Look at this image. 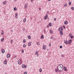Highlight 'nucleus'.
<instances>
[{
	"mask_svg": "<svg viewBox=\"0 0 74 74\" xmlns=\"http://www.w3.org/2000/svg\"><path fill=\"white\" fill-rule=\"evenodd\" d=\"M58 70L60 71H62L63 69V65L62 64H60L58 66Z\"/></svg>",
	"mask_w": 74,
	"mask_h": 74,
	"instance_id": "nucleus-1",
	"label": "nucleus"
},
{
	"mask_svg": "<svg viewBox=\"0 0 74 74\" xmlns=\"http://www.w3.org/2000/svg\"><path fill=\"white\" fill-rule=\"evenodd\" d=\"M18 64H22V61L20 60H18Z\"/></svg>",
	"mask_w": 74,
	"mask_h": 74,
	"instance_id": "nucleus-2",
	"label": "nucleus"
},
{
	"mask_svg": "<svg viewBox=\"0 0 74 74\" xmlns=\"http://www.w3.org/2000/svg\"><path fill=\"white\" fill-rule=\"evenodd\" d=\"M22 67L23 69H24V68H25V69H26V68H27V66H25V64H23L22 65Z\"/></svg>",
	"mask_w": 74,
	"mask_h": 74,
	"instance_id": "nucleus-3",
	"label": "nucleus"
},
{
	"mask_svg": "<svg viewBox=\"0 0 74 74\" xmlns=\"http://www.w3.org/2000/svg\"><path fill=\"white\" fill-rule=\"evenodd\" d=\"M28 5V4H27L25 3L24 5V8H27Z\"/></svg>",
	"mask_w": 74,
	"mask_h": 74,
	"instance_id": "nucleus-4",
	"label": "nucleus"
},
{
	"mask_svg": "<svg viewBox=\"0 0 74 74\" xmlns=\"http://www.w3.org/2000/svg\"><path fill=\"white\" fill-rule=\"evenodd\" d=\"M1 51L2 53H4L5 52V50L4 49H2L1 50Z\"/></svg>",
	"mask_w": 74,
	"mask_h": 74,
	"instance_id": "nucleus-5",
	"label": "nucleus"
},
{
	"mask_svg": "<svg viewBox=\"0 0 74 74\" xmlns=\"http://www.w3.org/2000/svg\"><path fill=\"white\" fill-rule=\"evenodd\" d=\"M43 49H45L47 48V46L44 45L43 47Z\"/></svg>",
	"mask_w": 74,
	"mask_h": 74,
	"instance_id": "nucleus-6",
	"label": "nucleus"
},
{
	"mask_svg": "<svg viewBox=\"0 0 74 74\" xmlns=\"http://www.w3.org/2000/svg\"><path fill=\"white\" fill-rule=\"evenodd\" d=\"M71 43V40L70 39L68 42L69 44H70Z\"/></svg>",
	"mask_w": 74,
	"mask_h": 74,
	"instance_id": "nucleus-7",
	"label": "nucleus"
},
{
	"mask_svg": "<svg viewBox=\"0 0 74 74\" xmlns=\"http://www.w3.org/2000/svg\"><path fill=\"white\" fill-rule=\"evenodd\" d=\"M10 54H8L7 55V57L8 58H10Z\"/></svg>",
	"mask_w": 74,
	"mask_h": 74,
	"instance_id": "nucleus-8",
	"label": "nucleus"
},
{
	"mask_svg": "<svg viewBox=\"0 0 74 74\" xmlns=\"http://www.w3.org/2000/svg\"><path fill=\"white\" fill-rule=\"evenodd\" d=\"M44 18L45 19H47L48 18V16L47 15L45 16L44 17Z\"/></svg>",
	"mask_w": 74,
	"mask_h": 74,
	"instance_id": "nucleus-9",
	"label": "nucleus"
},
{
	"mask_svg": "<svg viewBox=\"0 0 74 74\" xmlns=\"http://www.w3.org/2000/svg\"><path fill=\"white\" fill-rule=\"evenodd\" d=\"M49 32L51 34H52V33H53V31L52 30H50Z\"/></svg>",
	"mask_w": 74,
	"mask_h": 74,
	"instance_id": "nucleus-10",
	"label": "nucleus"
},
{
	"mask_svg": "<svg viewBox=\"0 0 74 74\" xmlns=\"http://www.w3.org/2000/svg\"><path fill=\"white\" fill-rule=\"evenodd\" d=\"M64 42L65 44H68V42L66 40H64Z\"/></svg>",
	"mask_w": 74,
	"mask_h": 74,
	"instance_id": "nucleus-11",
	"label": "nucleus"
},
{
	"mask_svg": "<svg viewBox=\"0 0 74 74\" xmlns=\"http://www.w3.org/2000/svg\"><path fill=\"white\" fill-rule=\"evenodd\" d=\"M23 22H26V18H24L23 19Z\"/></svg>",
	"mask_w": 74,
	"mask_h": 74,
	"instance_id": "nucleus-12",
	"label": "nucleus"
},
{
	"mask_svg": "<svg viewBox=\"0 0 74 74\" xmlns=\"http://www.w3.org/2000/svg\"><path fill=\"white\" fill-rule=\"evenodd\" d=\"M59 30L60 32H62V30H63L60 27L59 28Z\"/></svg>",
	"mask_w": 74,
	"mask_h": 74,
	"instance_id": "nucleus-13",
	"label": "nucleus"
},
{
	"mask_svg": "<svg viewBox=\"0 0 74 74\" xmlns=\"http://www.w3.org/2000/svg\"><path fill=\"white\" fill-rule=\"evenodd\" d=\"M60 34L61 36H63V33L62 32H60Z\"/></svg>",
	"mask_w": 74,
	"mask_h": 74,
	"instance_id": "nucleus-14",
	"label": "nucleus"
},
{
	"mask_svg": "<svg viewBox=\"0 0 74 74\" xmlns=\"http://www.w3.org/2000/svg\"><path fill=\"white\" fill-rule=\"evenodd\" d=\"M64 23L65 25H67V21H65L64 22Z\"/></svg>",
	"mask_w": 74,
	"mask_h": 74,
	"instance_id": "nucleus-15",
	"label": "nucleus"
},
{
	"mask_svg": "<svg viewBox=\"0 0 74 74\" xmlns=\"http://www.w3.org/2000/svg\"><path fill=\"white\" fill-rule=\"evenodd\" d=\"M64 70H65V71H67V68L65 67H64Z\"/></svg>",
	"mask_w": 74,
	"mask_h": 74,
	"instance_id": "nucleus-16",
	"label": "nucleus"
},
{
	"mask_svg": "<svg viewBox=\"0 0 74 74\" xmlns=\"http://www.w3.org/2000/svg\"><path fill=\"white\" fill-rule=\"evenodd\" d=\"M67 3H66L64 4V7H67Z\"/></svg>",
	"mask_w": 74,
	"mask_h": 74,
	"instance_id": "nucleus-17",
	"label": "nucleus"
},
{
	"mask_svg": "<svg viewBox=\"0 0 74 74\" xmlns=\"http://www.w3.org/2000/svg\"><path fill=\"white\" fill-rule=\"evenodd\" d=\"M27 38H28V39H31V37L30 36H27Z\"/></svg>",
	"mask_w": 74,
	"mask_h": 74,
	"instance_id": "nucleus-18",
	"label": "nucleus"
},
{
	"mask_svg": "<svg viewBox=\"0 0 74 74\" xmlns=\"http://www.w3.org/2000/svg\"><path fill=\"white\" fill-rule=\"evenodd\" d=\"M3 4L5 5V4H6V3H7V2L6 1H3Z\"/></svg>",
	"mask_w": 74,
	"mask_h": 74,
	"instance_id": "nucleus-19",
	"label": "nucleus"
},
{
	"mask_svg": "<svg viewBox=\"0 0 74 74\" xmlns=\"http://www.w3.org/2000/svg\"><path fill=\"white\" fill-rule=\"evenodd\" d=\"M40 38H41V39H42V38H44V35H42L41 36Z\"/></svg>",
	"mask_w": 74,
	"mask_h": 74,
	"instance_id": "nucleus-20",
	"label": "nucleus"
},
{
	"mask_svg": "<svg viewBox=\"0 0 74 74\" xmlns=\"http://www.w3.org/2000/svg\"><path fill=\"white\" fill-rule=\"evenodd\" d=\"M28 46H30L31 45V42H29L28 43Z\"/></svg>",
	"mask_w": 74,
	"mask_h": 74,
	"instance_id": "nucleus-21",
	"label": "nucleus"
},
{
	"mask_svg": "<svg viewBox=\"0 0 74 74\" xmlns=\"http://www.w3.org/2000/svg\"><path fill=\"white\" fill-rule=\"evenodd\" d=\"M49 26H52V23H50L49 24Z\"/></svg>",
	"mask_w": 74,
	"mask_h": 74,
	"instance_id": "nucleus-22",
	"label": "nucleus"
},
{
	"mask_svg": "<svg viewBox=\"0 0 74 74\" xmlns=\"http://www.w3.org/2000/svg\"><path fill=\"white\" fill-rule=\"evenodd\" d=\"M7 61H5L4 62V64H7Z\"/></svg>",
	"mask_w": 74,
	"mask_h": 74,
	"instance_id": "nucleus-23",
	"label": "nucleus"
},
{
	"mask_svg": "<svg viewBox=\"0 0 74 74\" xmlns=\"http://www.w3.org/2000/svg\"><path fill=\"white\" fill-rule=\"evenodd\" d=\"M71 9L72 10H74V8L73 7H71Z\"/></svg>",
	"mask_w": 74,
	"mask_h": 74,
	"instance_id": "nucleus-24",
	"label": "nucleus"
},
{
	"mask_svg": "<svg viewBox=\"0 0 74 74\" xmlns=\"http://www.w3.org/2000/svg\"><path fill=\"white\" fill-rule=\"evenodd\" d=\"M14 11H16V10H17V9L16 8H14Z\"/></svg>",
	"mask_w": 74,
	"mask_h": 74,
	"instance_id": "nucleus-25",
	"label": "nucleus"
},
{
	"mask_svg": "<svg viewBox=\"0 0 74 74\" xmlns=\"http://www.w3.org/2000/svg\"><path fill=\"white\" fill-rule=\"evenodd\" d=\"M38 53V51H37L35 53V54L36 55H37Z\"/></svg>",
	"mask_w": 74,
	"mask_h": 74,
	"instance_id": "nucleus-26",
	"label": "nucleus"
},
{
	"mask_svg": "<svg viewBox=\"0 0 74 74\" xmlns=\"http://www.w3.org/2000/svg\"><path fill=\"white\" fill-rule=\"evenodd\" d=\"M39 71L40 72V73H41L42 71V69H41L40 68L39 69Z\"/></svg>",
	"mask_w": 74,
	"mask_h": 74,
	"instance_id": "nucleus-27",
	"label": "nucleus"
},
{
	"mask_svg": "<svg viewBox=\"0 0 74 74\" xmlns=\"http://www.w3.org/2000/svg\"><path fill=\"white\" fill-rule=\"evenodd\" d=\"M69 5H71V2L69 1Z\"/></svg>",
	"mask_w": 74,
	"mask_h": 74,
	"instance_id": "nucleus-28",
	"label": "nucleus"
},
{
	"mask_svg": "<svg viewBox=\"0 0 74 74\" xmlns=\"http://www.w3.org/2000/svg\"><path fill=\"white\" fill-rule=\"evenodd\" d=\"M15 17H16V16H18V13H16L15 14Z\"/></svg>",
	"mask_w": 74,
	"mask_h": 74,
	"instance_id": "nucleus-29",
	"label": "nucleus"
},
{
	"mask_svg": "<svg viewBox=\"0 0 74 74\" xmlns=\"http://www.w3.org/2000/svg\"><path fill=\"white\" fill-rule=\"evenodd\" d=\"M4 34V32L3 31H2V33H1V34L2 35H3V34Z\"/></svg>",
	"mask_w": 74,
	"mask_h": 74,
	"instance_id": "nucleus-30",
	"label": "nucleus"
},
{
	"mask_svg": "<svg viewBox=\"0 0 74 74\" xmlns=\"http://www.w3.org/2000/svg\"><path fill=\"white\" fill-rule=\"evenodd\" d=\"M58 69H56L55 71H56V72H58Z\"/></svg>",
	"mask_w": 74,
	"mask_h": 74,
	"instance_id": "nucleus-31",
	"label": "nucleus"
},
{
	"mask_svg": "<svg viewBox=\"0 0 74 74\" xmlns=\"http://www.w3.org/2000/svg\"><path fill=\"white\" fill-rule=\"evenodd\" d=\"M4 38H2L1 39V41H4Z\"/></svg>",
	"mask_w": 74,
	"mask_h": 74,
	"instance_id": "nucleus-32",
	"label": "nucleus"
},
{
	"mask_svg": "<svg viewBox=\"0 0 74 74\" xmlns=\"http://www.w3.org/2000/svg\"><path fill=\"white\" fill-rule=\"evenodd\" d=\"M12 42H13V41L12 40H10V42L12 43Z\"/></svg>",
	"mask_w": 74,
	"mask_h": 74,
	"instance_id": "nucleus-33",
	"label": "nucleus"
},
{
	"mask_svg": "<svg viewBox=\"0 0 74 74\" xmlns=\"http://www.w3.org/2000/svg\"><path fill=\"white\" fill-rule=\"evenodd\" d=\"M39 44H40V43H39V42H37V45H39Z\"/></svg>",
	"mask_w": 74,
	"mask_h": 74,
	"instance_id": "nucleus-34",
	"label": "nucleus"
},
{
	"mask_svg": "<svg viewBox=\"0 0 74 74\" xmlns=\"http://www.w3.org/2000/svg\"><path fill=\"white\" fill-rule=\"evenodd\" d=\"M25 42H26V40H23V42L24 43H25Z\"/></svg>",
	"mask_w": 74,
	"mask_h": 74,
	"instance_id": "nucleus-35",
	"label": "nucleus"
},
{
	"mask_svg": "<svg viewBox=\"0 0 74 74\" xmlns=\"http://www.w3.org/2000/svg\"><path fill=\"white\" fill-rule=\"evenodd\" d=\"M49 47H51V43H50L49 44Z\"/></svg>",
	"mask_w": 74,
	"mask_h": 74,
	"instance_id": "nucleus-36",
	"label": "nucleus"
},
{
	"mask_svg": "<svg viewBox=\"0 0 74 74\" xmlns=\"http://www.w3.org/2000/svg\"><path fill=\"white\" fill-rule=\"evenodd\" d=\"M23 47L24 48H25V47H26V45H23Z\"/></svg>",
	"mask_w": 74,
	"mask_h": 74,
	"instance_id": "nucleus-37",
	"label": "nucleus"
},
{
	"mask_svg": "<svg viewBox=\"0 0 74 74\" xmlns=\"http://www.w3.org/2000/svg\"><path fill=\"white\" fill-rule=\"evenodd\" d=\"M21 52H22V53H24V51L23 50L21 51Z\"/></svg>",
	"mask_w": 74,
	"mask_h": 74,
	"instance_id": "nucleus-38",
	"label": "nucleus"
},
{
	"mask_svg": "<svg viewBox=\"0 0 74 74\" xmlns=\"http://www.w3.org/2000/svg\"><path fill=\"white\" fill-rule=\"evenodd\" d=\"M69 37H71V33H70L69 34Z\"/></svg>",
	"mask_w": 74,
	"mask_h": 74,
	"instance_id": "nucleus-39",
	"label": "nucleus"
},
{
	"mask_svg": "<svg viewBox=\"0 0 74 74\" xmlns=\"http://www.w3.org/2000/svg\"><path fill=\"white\" fill-rule=\"evenodd\" d=\"M73 38H74V36H71V39Z\"/></svg>",
	"mask_w": 74,
	"mask_h": 74,
	"instance_id": "nucleus-40",
	"label": "nucleus"
},
{
	"mask_svg": "<svg viewBox=\"0 0 74 74\" xmlns=\"http://www.w3.org/2000/svg\"><path fill=\"white\" fill-rule=\"evenodd\" d=\"M24 74H27V72H24Z\"/></svg>",
	"mask_w": 74,
	"mask_h": 74,
	"instance_id": "nucleus-41",
	"label": "nucleus"
},
{
	"mask_svg": "<svg viewBox=\"0 0 74 74\" xmlns=\"http://www.w3.org/2000/svg\"><path fill=\"white\" fill-rule=\"evenodd\" d=\"M25 29L24 28H23V32H24V31H25Z\"/></svg>",
	"mask_w": 74,
	"mask_h": 74,
	"instance_id": "nucleus-42",
	"label": "nucleus"
},
{
	"mask_svg": "<svg viewBox=\"0 0 74 74\" xmlns=\"http://www.w3.org/2000/svg\"><path fill=\"white\" fill-rule=\"evenodd\" d=\"M60 48H62V46H60Z\"/></svg>",
	"mask_w": 74,
	"mask_h": 74,
	"instance_id": "nucleus-43",
	"label": "nucleus"
},
{
	"mask_svg": "<svg viewBox=\"0 0 74 74\" xmlns=\"http://www.w3.org/2000/svg\"><path fill=\"white\" fill-rule=\"evenodd\" d=\"M63 27L64 28V29H66L65 27L64 26V25L63 26Z\"/></svg>",
	"mask_w": 74,
	"mask_h": 74,
	"instance_id": "nucleus-44",
	"label": "nucleus"
},
{
	"mask_svg": "<svg viewBox=\"0 0 74 74\" xmlns=\"http://www.w3.org/2000/svg\"><path fill=\"white\" fill-rule=\"evenodd\" d=\"M52 38H53V37H51L50 38V39H51V40H52Z\"/></svg>",
	"mask_w": 74,
	"mask_h": 74,
	"instance_id": "nucleus-45",
	"label": "nucleus"
},
{
	"mask_svg": "<svg viewBox=\"0 0 74 74\" xmlns=\"http://www.w3.org/2000/svg\"><path fill=\"white\" fill-rule=\"evenodd\" d=\"M61 57H62V58L64 57V56L63 55H62Z\"/></svg>",
	"mask_w": 74,
	"mask_h": 74,
	"instance_id": "nucleus-46",
	"label": "nucleus"
},
{
	"mask_svg": "<svg viewBox=\"0 0 74 74\" xmlns=\"http://www.w3.org/2000/svg\"><path fill=\"white\" fill-rule=\"evenodd\" d=\"M31 2H32H32H33V0H31Z\"/></svg>",
	"mask_w": 74,
	"mask_h": 74,
	"instance_id": "nucleus-47",
	"label": "nucleus"
},
{
	"mask_svg": "<svg viewBox=\"0 0 74 74\" xmlns=\"http://www.w3.org/2000/svg\"><path fill=\"white\" fill-rule=\"evenodd\" d=\"M56 18H54V21H56Z\"/></svg>",
	"mask_w": 74,
	"mask_h": 74,
	"instance_id": "nucleus-48",
	"label": "nucleus"
},
{
	"mask_svg": "<svg viewBox=\"0 0 74 74\" xmlns=\"http://www.w3.org/2000/svg\"><path fill=\"white\" fill-rule=\"evenodd\" d=\"M39 10H40V11H41V8H39Z\"/></svg>",
	"mask_w": 74,
	"mask_h": 74,
	"instance_id": "nucleus-49",
	"label": "nucleus"
},
{
	"mask_svg": "<svg viewBox=\"0 0 74 74\" xmlns=\"http://www.w3.org/2000/svg\"><path fill=\"white\" fill-rule=\"evenodd\" d=\"M44 32H46V30L45 29L44 30Z\"/></svg>",
	"mask_w": 74,
	"mask_h": 74,
	"instance_id": "nucleus-50",
	"label": "nucleus"
},
{
	"mask_svg": "<svg viewBox=\"0 0 74 74\" xmlns=\"http://www.w3.org/2000/svg\"><path fill=\"white\" fill-rule=\"evenodd\" d=\"M47 27L48 28V27H49V25H47Z\"/></svg>",
	"mask_w": 74,
	"mask_h": 74,
	"instance_id": "nucleus-51",
	"label": "nucleus"
},
{
	"mask_svg": "<svg viewBox=\"0 0 74 74\" xmlns=\"http://www.w3.org/2000/svg\"><path fill=\"white\" fill-rule=\"evenodd\" d=\"M37 57H38V54L37 55Z\"/></svg>",
	"mask_w": 74,
	"mask_h": 74,
	"instance_id": "nucleus-52",
	"label": "nucleus"
},
{
	"mask_svg": "<svg viewBox=\"0 0 74 74\" xmlns=\"http://www.w3.org/2000/svg\"><path fill=\"white\" fill-rule=\"evenodd\" d=\"M51 0H48V1H51Z\"/></svg>",
	"mask_w": 74,
	"mask_h": 74,
	"instance_id": "nucleus-53",
	"label": "nucleus"
},
{
	"mask_svg": "<svg viewBox=\"0 0 74 74\" xmlns=\"http://www.w3.org/2000/svg\"><path fill=\"white\" fill-rule=\"evenodd\" d=\"M69 0V1H70V0Z\"/></svg>",
	"mask_w": 74,
	"mask_h": 74,
	"instance_id": "nucleus-54",
	"label": "nucleus"
},
{
	"mask_svg": "<svg viewBox=\"0 0 74 74\" xmlns=\"http://www.w3.org/2000/svg\"><path fill=\"white\" fill-rule=\"evenodd\" d=\"M12 32L13 31L12 30Z\"/></svg>",
	"mask_w": 74,
	"mask_h": 74,
	"instance_id": "nucleus-55",
	"label": "nucleus"
}]
</instances>
